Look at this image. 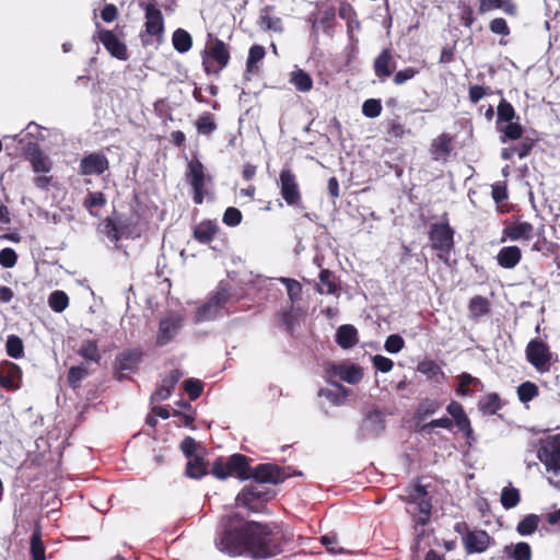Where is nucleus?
Returning a JSON list of instances; mask_svg holds the SVG:
<instances>
[{
    "instance_id": "f257e3e1",
    "label": "nucleus",
    "mask_w": 560,
    "mask_h": 560,
    "mask_svg": "<svg viewBox=\"0 0 560 560\" xmlns=\"http://www.w3.org/2000/svg\"><path fill=\"white\" fill-rule=\"evenodd\" d=\"M214 545L220 552L231 557L247 555L267 559L280 552L278 537L268 525L244 521L238 514L221 520Z\"/></svg>"
},
{
    "instance_id": "f03ea898",
    "label": "nucleus",
    "mask_w": 560,
    "mask_h": 560,
    "mask_svg": "<svg viewBox=\"0 0 560 560\" xmlns=\"http://www.w3.org/2000/svg\"><path fill=\"white\" fill-rule=\"evenodd\" d=\"M229 60V50L221 39L214 38L207 43L202 63L208 73H218L228 66Z\"/></svg>"
},
{
    "instance_id": "7ed1b4c3",
    "label": "nucleus",
    "mask_w": 560,
    "mask_h": 560,
    "mask_svg": "<svg viewBox=\"0 0 560 560\" xmlns=\"http://www.w3.org/2000/svg\"><path fill=\"white\" fill-rule=\"evenodd\" d=\"M537 454L548 472L555 476L560 474V434L548 436L541 441Z\"/></svg>"
},
{
    "instance_id": "20e7f679",
    "label": "nucleus",
    "mask_w": 560,
    "mask_h": 560,
    "mask_svg": "<svg viewBox=\"0 0 560 560\" xmlns=\"http://www.w3.org/2000/svg\"><path fill=\"white\" fill-rule=\"evenodd\" d=\"M230 296L231 295L228 288L223 284H220V287L218 288L215 293L209 299V301L198 308L195 315V320L197 323H201L214 319L219 311L229 301Z\"/></svg>"
},
{
    "instance_id": "39448f33",
    "label": "nucleus",
    "mask_w": 560,
    "mask_h": 560,
    "mask_svg": "<svg viewBox=\"0 0 560 560\" xmlns=\"http://www.w3.org/2000/svg\"><path fill=\"white\" fill-rule=\"evenodd\" d=\"M526 358L538 372H547L551 366L552 354L542 341H529L526 347Z\"/></svg>"
},
{
    "instance_id": "423d86ee",
    "label": "nucleus",
    "mask_w": 560,
    "mask_h": 560,
    "mask_svg": "<svg viewBox=\"0 0 560 560\" xmlns=\"http://www.w3.org/2000/svg\"><path fill=\"white\" fill-rule=\"evenodd\" d=\"M362 376V370L354 364H331L326 369V378L330 384H336L339 381L357 384Z\"/></svg>"
},
{
    "instance_id": "0eeeda50",
    "label": "nucleus",
    "mask_w": 560,
    "mask_h": 560,
    "mask_svg": "<svg viewBox=\"0 0 560 560\" xmlns=\"http://www.w3.org/2000/svg\"><path fill=\"white\" fill-rule=\"evenodd\" d=\"M453 230L448 226V224H435L432 226L430 232V240L435 249L440 250L439 257L441 259H445V255H447L453 246Z\"/></svg>"
},
{
    "instance_id": "6e6552de",
    "label": "nucleus",
    "mask_w": 560,
    "mask_h": 560,
    "mask_svg": "<svg viewBox=\"0 0 560 560\" xmlns=\"http://www.w3.org/2000/svg\"><path fill=\"white\" fill-rule=\"evenodd\" d=\"M427 493L422 486H415L409 490L407 495V502L409 504H417L418 513L416 514L417 523L420 525H424L430 517L431 514V503L425 498Z\"/></svg>"
},
{
    "instance_id": "1a4fd4ad",
    "label": "nucleus",
    "mask_w": 560,
    "mask_h": 560,
    "mask_svg": "<svg viewBox=\"0 0 560 560\" xmlns=\"http://www.w3.org/2000/svg\"><path fill=\"white\" fill-rule=\"evenodd\" d=\"M281 196L290 206L301 200V192L295 175L291 170L283 167L279 176Z\"/></svg>"
},
{
    "instance_id": "9d476101",
    "label": "nucleus",
    "mask_w": 560,
    "mask_h": 560,
    "mask_svg": "<svg viewBox=\"0 0 560 560\" xmlns=\"http://www.w3.org/2000/svg\"><path fill=\"white\" fill-rule=\"evenodd\" d=\"M182 327V317L178 314L171 313L160 320L156 342L159 346L168 343L179 331Z\"/></svg>"
},
{
    "instance_id": "9b49d317",
    "label": "nucleus",
    "mask_w": 560,
    "mask_h": 560,
    "mask_svg": "<svg viewBox=\"0 0 560 560\" xmlns=\"http://www.w3.org/2000/svg\"><path fill=\"white\" fill-rule=\"evenodd\" d=\"M22 381V371L15 363L4 361L0 364V385L8 389H19Z\"/></svg>"
},
{
    "instance_id": "f8f14e48",
    "label": "nucleus",
    "mask_w": 560,
    "mask_h": 560,
    "mask_svg": "<svg viewBox=\"0 0 560 560\" xmlns=\"http://www.w3.org/2000/svg\"><path fill=\"white\" fill-rule=\"evenodd\" d=\"M108 160L104 154L90 153L84 156L80 163V173L82 175H101L108 168Z\"/></svg>"
},
{
    "instance_id": "ddd939ff",
    "label": "nucleus",
    "mask_w": 560,
    "mask_h": 560,
    "mask_svg": "<svg viewBox=\"0 0 560 560\" xmlns=\"http://www.w3.org/2000/svg\"><path fill=\"white\" fill-rule=\"evenodd\" d=\"M250 477L260 483H278L285 478V474L277 465L261 464L253 470Z\"/></svg>"
},
{
    "instance_id": "4468645a",
    "label": "nucleus",
    "mask_w": 560,
    "mask_h": 560,
    "mask_svg": "<svg viewBox=\"0 0 560 560\" xmlns=\"http://www.w3.org/2000/svg\"><path fill=\"white\" fill-rule=\"evenodd\" d=\"M490 539L486 530H471L464 536L463 541L468 553H481L487 550Z\"/></svg>"
},
{
    "instance_id": "2eb2a0df",
    "label": "nucleus",
    "mask_w": 560,
    "mask_h": 560,
    "mask_svg": "<svg viewBox=\"0 0 560 560\" xmlns=\"http://www.w3.org/2000/svg\"><path fill=\"white\" fill-rule=\"evenodd\" d=\"M98 39L113 57L119 60L127 59L128 56L126 46L117 38V36L112 31H100Z\"/></svg>"
},
{
    "instance_id": "dca6fc26",
    "label": "nucleus",
    "mask_w": 560,
    "mask_h": 560,
    "mask_svg": "<svg viewBox=\"0 0 560 560\" xmlns=\"http://www.w3.org/2000/svg\"><path fill=\"white\" fill-rule=\"evenodd\" d=\"M375 75L384 81L387 79L393 70L395 69V61L389 49H383L381 54L375 58L373 63Z\"/></svg>"
},
{
    "instance_id": "f3484780",
    "label": "nucleus",
    "mask_w": 560,
    "mask_h": 560,
    "mask_svg": "<svg viewBox=\"0 0 560 560\" xmlns=\"http://www.w3.org/2000/svg\"><path fill=\"white\" fill-rule=\"evenodd\" d=\"M534 226L528 222H514L503 230L504 236L510 241L528 242L533 237Z\"/></svg>"
},
{
    "instance_id": "a211bd4d",
    "label": "nucleus",
    "mask_w": 560,
    "mask_h": 560,
    "mask_svg": "<svg viewBox=\"0 0 560 560\" xmlns=\"http://www.w3.org/2000/svg\"><path fill=\"white\" fill-rule=\"evenodd\" d=\"M186 177L194 190L203 189L206 175L203 165L199 160L192 159L189 161Z\"/></svg>"
},
{
    "instance_id": "6ab92c4d",
    "label": "nucleus",
    "mask_w": 560,
    "mask_h": 560,
    "mask_svg": "<svg viewBox=\"0 0 560 560\" xmlns=\"http://www.w3.org/2000/svg\"><path fill=\"white\" fill-rule=\"evenodd\" d=\"M384 428V417L378 411L370 412L361 424V431L365 436H377Z\"/></svg>"
},
{
    "instance_id": "aec40b11",
    "label": "nucleus",
    "mask_w": 560,
    "mask_h": 560,
    "mask_svg": "<svg viewBox=\"0 0 560 560\" xmlns=\"http://www.w3.org/2000/svg\"><path fill=\"white\" fill-rule=\"evenodd\" d=\"M145 30L150 35H160L163 33V15L154 5H148L145 8Z\"/></svg>"
},
{
    "instance_id": "412c9836",
    "label": "nucleus",
    "mask_w": 560,
    "mask_h": 560,
    "mask_svg": "<svg viewBox=\"0 0 560 560\" xmlns=\"http://www.w3.org/2000/svg\"><path fill=\"white\" fill-rule=\"evenodd\" d=\"M492 10H501L511 16L517 14V7L512 0H479L480 13H486Z\"/></svg>"
},
{
    "instance_id": "4be33fe9",
    "label": "nucleus",
    "mask_w": 560,
    "mask_h": 560,
    "mask_svg": "<svg viewBox=\"0 0 560 560\" xmlns=\"http://www.w3.org/2000/svg\"><path fill=\"white\" fill-rule=\"evenodd\" d=\"M262 492L258 486L245 487L236 497L238 505L245 506L250 511H258V505L255 503L256 500L260 499Z\"/></svg>"
},
{
    "instance_id": "5701e85b",
    "label": "nucleus",
    "mask_w": 560,
    "mask_h": 560,
    "mask_svg": "<svg viewBox=\"0 0 560 560\" xmlns=\"http://www.w3.org/2000/svg\"><path fill=\"white\" fill-rule=\"evenodd\" d=\"M271 7H265L259 13V26L264 31H271L275 33L283 32V23L279 16L271 15Z\"/></svg>"
},
{
    "instance_id": "b1692460",
    "label": "nucleus",
    "mask_w": 560,
    "mask_h": 560,
    "mask_svg": "<svg viewBox=\"0 0 560 560\" xmlns=\"http://www.w3.org/2000/svg\"><path fill=\"white\" fill-rule=\"evenodd\" d=\"M521 257L522 253L517 246H506L499 250L497 260L501 267L512 269L520 262Z\"/></svg>"
},
{
    "instance_id": "393cba45",
    "label": "nucleus",
    "mask_w": 560,
    "mask_h": 560,
    "mask_svg": "<svg viewBox=\"0 0 560 560\" xmlns=\"http://www.w3.org/2000/svg\"><path fill=\"white\" fill-rule=\"evenodd\" d=\"M228 468L231 470V475L235 474L242 480L250 478L252 474H249L247 458L244 455H232L228 459Z\"/></svg>"
},
{
    "instance_id": "a878e982",
    "label": "nucleus",
    "mask_w": 560,
    "mask_h": 560,
    "mask_svg": "<svg viewBox=\"0 0 560 560\" xmlns=\"http://www.w3.org/2000/svg\"><path fill=\"white\" fill-rule=\"evenodd\" d=\"M217 232L218 225L215 222L202 221L195 228L194 236L198 242L208 244L213 240Z\"/></svg>"
},
{
    "instance_id": "bb28decb",
    "label": "nucleus",
    "mask_w": 560,
    "mask_h": 560,
    "mask_svg": "<svg viewBox=\"0 0 560 560\" xmlns=\"http://www.w3.org/2000/svg\"><path fill=\"white\" fill-rule=\"evenodd\" d=\"M336 386V390H331L328 388H322L318 393L320 397L326 398L329 402L335 406H340L346 401V398L349 395V390L340 385L339 383L332 384Z\"/></svg>"
},
{
    "instance_id": "cd10ccee",
    "label": "nucleus",
    "mask_w": 560,
    "mask_h": 560,
    "mask_svg": "<svg viewBox=\"0 0 560 560\" xmlns=\"http://www.w3.org/2000/svg\"><path fill=\"white\" fill-rule=\"evenodd\" d=\"M336 341L345 349L351 348L358 341L357 329L351 325L340 326L336 335Z\"/></svg>"
},
{
    "instance_id": "c85d7f7f",
    "label": "nucleus",
    "mask_w": 560,
    "mask_h": 560,
    "mask_svg": "<svg viewBox=\"0 0 560 560\" xmlns=\"http://www.w3.org/2000/svg\"><path fill=\"white\" fill-rule=\"evenodd\" d=\"M30 162L35 173L47 174L51 170L50 160L39 150L35 149L30 153Z\"/></svg>"
},
{
    "instance_id": "c756f323",
    "label": "nucleus",
    "mask_w": 560,
    "mask_h": 560,
    "mask_svg": "<svg viewBox=\"0 0 560 560\" xmlns=\"http://www.w3.org/2000/svg\"><path fill=\"white\" fill-rule=\"evenodd\" d=\"M504 552L513 558V560H530L532 549L525 541H520L515 545H510L504 548Z\"/></svg>"
},
{
    "instance_id": "7c9ffc66",
    "label": "nucleus",
    "mask_w": 560,
    "mask_h": 560,
    "mask_svg": "<svg viewBox=\"0 0 560 560\" xmlns=\"http://www.w3.org/2000/svg\"><path fill=\"white\" fill-rule=\"evenodd\" d=\"M172 42L175 50L180 54L187 52L192 45L190 34L182 28H178L173 33Z\"/></svg>"
},
{
    "instance_id": "2f4dec72",
    "label": "nucleus",
    "mask_w": 560,
    "mask_h": 560,
    "mask_svg": "<svg viewBox=\"0 0 560 560\" xmlns=\"http://www.w3.org/2000/svg\"><path fill=\"white\" fill-rule=\"evenodd\" d=\"M290 82L300 92H308L313 88V80L311 75L302 69L295 70L291 73Z\"/></svg>"
},
{
    "instance_id": "473e14b6",
    "label": "nucleus",
    "mask_w": 560,
    "mask_h": 560,
    "mask_svg": "<svg viewBox=\"0 0 560 560\" xmlns=\"http://www.w3.org/2000/svg\"><path fill=\"white\" fill-rule=\"evenodd\" d=\"M540 523V517L536 514H528L521 520L516 526V530L521 536H529L534 534Z\"/></svg>"
},
{
    "instance_id": "72a5a7b5",
    "label": "nucleus",
    "mask_w": 560,
    "mask_h": 560,
    "mask_svg": "<svg viewBox=\"0 0 560 560\" xmlns=\"http://www.w3.org/2000/svg\"><path fill=\"white\" fill-rule=\"evenodd\" d=\"M48 305L54 312L61 313L68 307L69 298L66 292L56 290L49 295Z\"/></svg>"
},
{
    "instance_id": "f704fd0d",
    "label": "nucleus",
    "mask_w": 560,
    "mask_h": 560,
    "mask_svg": "<svg viewBox=\"0 0 560 560\" xmlns=\"http://www.w3.org/2000/svg\"><path fill=\"white\" fill-rule=\"evenodd\" d=\"M31 556L33 560H46L39 528H36L31 537Z\"/></svg>"
},
{
    "instance_id": "c9c22d12",
    "label": "nucleus",
    "mask_w": 560,
    "mask_h": 560,
    "mask_svg": "<svg viewBox=\"0 0 560 560\" xmlns=\"http://www.w3.org/2000/svg\"><path fill=\"white\" fill-rule=\"evenodd\" d=\"M439 409H440V404L436 400L425 399L419 405V407L416 411L415 418L418 421H423L429 416L434 415Z\"/></svg>"
},
{
    "instance_id": "e433bc0d",
    "label": "nucleus",
    "mask_w": 560,
    "mask_h": 560,
    "mask_svg": "<svg viewBox=\"0 0 560 560\" xmlns=\"http://www.w3.org/2000/svg\"><path fill=\"white\" fill-rule=\"evenodd\" d=\"M8 355L19 359L24 354V346L22 339L15 335H10L5 342Z\"/></svg>"
},
{
    "instance_id": "4c0bfd02",
    "label": "nucleus",
    "mask_w": 560,
    "mask_h": 560,
    "mask_svg": "<svg viewBox=\"0 0 560 560\" xmlns=\"http://www.w3.org/2000/svg\"><path fill=\"white\" fill-rule=\"evenodd\" d=\"M266 55L265 48L260 45H254L250 47L247 57V71L255 72L257 70V62L264 59Z\"/></svg>"
},
{
    "instance_id": "58836bf2",
    "label": "nucleus",
    "mask_w": 560,
    "mask_h": 560,
    "mask_svg": "<svg viewBox=\"0 0 560 560\" xmlns=\"http://www.w3.org/2000/svg\"><path fill=\"white\" fill-rule=\"evenodd\" d=\"M206 472H207V469H206L205 463L200 457L195 456L187 463L186 475L188 477L198 479V478H201L202 476H205Z\"/></svg>"
},
{
    "instance_id": "ea45409f",
    "label": "nucleus",
    "mask_w": 560,
    "mask_h": 560,
    "mask_svg": "<svg viewBox=\"0 0 560 560\" xmlns=\"http://www.w3.org/2000/svg\"><path fill=\"white\" fill-rule=\"evenodd\" d=\"M520 502V491L513 487H505L501 492V503L505 509L515 508Z\"/></svg>"
},
{
    "instance_id": "a19ab883",
    "label": "nucleus",
    "mask_w": 560,
    "mask_h": 560,
    "mask_svg": "<svg viewBox=\"0 0 560 560\" xmlns=\"http://www.w3.org/2000/svg\"><path fill=\"white\" fill-rule=\"evenodd\" d=\"M538 395V387L532 382H524L517 387V396L522 402H528Z\"/></svg>"
},
{
    "instance_id": "79ce46f5",
    "label": "nucleus",
    "mask_w": 560,
    "mask_h": 560,
    "mask_svg": "<svg viewBox=\"0 0 560 560\" xmlns=\"http://www.w3.org/2000/svg\"><path fill=\"white\" fill-rule=\"evenodd\" d=\"M418 371L422 374H425L429 378L439 381L444 376L440 366L433 361H423L418 364Z\"/></svg>"
},
{
    "instance_id": "37998d69",
    "label": "nucleus",
    "mask_w": 560,
    "mask_h": 560,
    "mask_svg": "<svg viewBox=\"0 0 560 560\" xmlns=\"http://www.w3.org/2000/svg\"><path fill=\"white\" fill-rule=\"evenodd\" d=\"M330 271L324 269L319 273L320 287L318 288V292L322 294H337L338 288L335 282L330 280Z\"/></svg>"
},
{
    "instance_id": "c03bdc74",
    "label": "nucleus",
    "mask_w": 560,
    "mask_h": 560,
    "mask_svg": "<svg viewBox=\"0 0 560 560\" xmlns=\"http://www.w3.org/2000/svg\"><path fill=\"white\" fill-rule=\"evenodd\" d=\"M515 118V110L513 106L505 100H501L498 105V125L502 122L513 121Z\"/></svg>"
},
{
    "instance_id": "a18cd8bd",
    "label": "nucleus",
    "mask_w": 560,
    "mask_h": 560,
    "mask_svg": "<svg viewBox=\"0 0 560 560\" xmlns=\"http://www.w3.org/2000/svg\"><path fill=\"white\" fill-rule=\"evenodd\" d=\"M279 281L283 283L287 288L288 295L291 300V302H295L300 300L301 292H302V285L299 281L290 278H279Z\"/></svg>"
},
{
    "instance_id": "49530a36",
    "label": "nucleus",
    "mask_w": 560,
    "mask_h": 560,
    "mask_svg": "<svg viewBox=\"0 0 560 560\" xmlns=\"http://www.w3.org/2000/svg\"><path fill=\"white\" fill-rule=\"evenodd\" d=\"M469 312L474 317H480L488 313V302L482 296H474L469 303Z\"/></svg>"
},
{
    "instance_id": "de8ad7c7",
    "label": "nucleus",
    "mask_w": 560,
    "mask_h": 560,
    "mask_svg": "<svg viewBox=\"0 0 560 560\" xmlns=\"http://www.w3.org/2000/svg\"><path fill=\"white\" fill-rule=\"evenodd\" d=\"M382 104L380 100L370 98L362 105V113L369 118H375L381 115Z\"/></svg>"
},
{
    "instance_id": "09e8293b",
    "label": "nucleus",
    "mask_w": 560,
    "mask_h": 560,
    "mask_svg": "<svg viewBox=\"0 0 560 560\" xmlns=\"http://www.w3.org/2000/svg\"><path fill=\"white\" fill-rule=\"evenodd\" d=\"M86 375L88 370L83 365L72 366L68 374V383L72 388H77Z\"/></svg>"
},
{
    "instance_id": "8fccbe9b",
    "label": "nucleus",
    "mask_w": 560,
    "mask_h": 560,
    "mask_svg": "<svg viewBox=\"0 0 560 560\" xmlns=\"http://www.w3.org/2000/svg\"><path fill=\"white\" fill-rule=\"evenodd\" d=\"M79 354L83 357L85 360H90L93 362H98L100 360L98 349L95 341L85 342L79 350Z\"/></svg>"
},
{
    "instance_id": "3c124183",
    "label": "nucleus",
    "mask_w": 560,
    "mask_h": 560,
    "mask_svg": "<svg viewBox=\"0 0 560 560\" xmlns=\"http://www.w3.org/2000/svg\"><path fill=\"white\" fill-rule=\"evenodd\" d=\"M320 542L327 548V551L332 555H341L346 552V549L338 545L336 535H324L320 537Z\"/></svg>"
},
{
    "instance_id": "603ef678",
    "label": "nucleus",
    "mask_w": 560,
    "mask_h": 560,
    "mask_svg": "<svg viewBox=\"0 0 560 560\" xmlns=\"http://www.w3.org/2000/svg\"><path fill=\"white\" fill-rule=\"evenodd\" d=\"M18 255L14 249L7 247L0 250V265L4 268H13L16 265Z\"/></svg>"
},
{
    "instance_id": "864d4df0",
    "label": "nucleus",
    "mask_w": 560,
    "mask_h": 560,
    "mask_svg": "<svg viewBox=\"0 0 560 560\" xmlns=\"http://www.w3.org/2000/svg\"><path fill=\"white\" fill-rule=\"evenodd\" d=\"M405 346L404 339L399 335H390L387 337L384 348L389 353H398Z\"/></svg>"
},
{
    "instance_id": "5fc2aeb1",
    "label": "nucleus",
    "mask_w": 560,
    "mask_h": 560,
    "mask_svg": "<svg viewBox=\"0 0 560 560\" xmlns=\"http://www.w3.org/2000/svg\"><path fill=\"white\" fill-rule=\"evenodd\" d=\"M105 203L106 198L102 192L90 194L84 200V206L91 213H93L94 208L103 207Z\"/></svg>"
},
{
    "instance_id": "6e6d98bb",
    "label": "nucleus",
    "mask_w": 560,
    "mask_h": 560,
    "mask_svg": "<svg viewBox=\"0 0 560 560\" xmlns=\"http://www.w3.org/2000/svg\"><path fill=\"white\" fill-rule=\"evenodd\" d=\"M242 221V213L237 208L230 207L223 214V222L229 226H236Z\"/></svg>"
},
{
    "instance_id": "4d7b16f0",
    "label": "nucleus",
    "mask_w": 560,
    "mask_h": 560,
    "mask_svg": "<svg viewBox=\"0 0 560 560\" xmlns=\"http://www.w3.org/2000/svg\"><path fill=\"white\" fill-rule=\"evenodd\" d=\"M197 129L199 133L210 135L215 129V124L210 115H203L197 120Z\"/></svg>"
},
{
    "instance_id": "13d9d810",
    "label": "nucleus",
    "mask_w": 560,
    "mask_h": 560,
    "mask_svg": "<svg viewBox=\"0 0 560 560\" xmlns=\"http://www.w3.org/2000/svg\"><path fill=\"white\" fill-rule=\"evenodd\" d=\"M184 387L191 400L197 399L200 396L201 390H202V385H201L200 381L192 380V378L186 380L184 383Z\"/></svg>"
},
{
    "instance_id": "bf43d9fd",
    "label": "nucleus",
    "mask_w": 560,
    "mask_h": 560,
    "mask_svg": "<svg viewBox=\"0 0 560 560\" xmlns=\"http://www.w3.org/2000/svg\"><path fill=\"white\" fill-rule=\"evenodd\" d=\"M504 133V137L511 140H517L522 137L523 129L518 122L510 121L508 125L501 129Z\"/></svg>"
},
{
    "instance_id": "052dcab7",
    "label": "nucleus",
    "mask_w": 560,
    "mask_h": 560,
    "mask_svg": "<svg viewBox=\"0 0 560 560\" xmlns=\"http://www.w3.org/2000/svg\"><path fill=\"white\" fill-rule=\"evenodd\" d=\"M212 474L218 479H225L231 476V470L228 468V462H223L221 458L215 460L212 467Z\"/></svg>"
},
{
    "instance_id": "680f3d73",
    "label": "nucleus",
    "mask_w": 560,
    "mask_h": 560,
    "mask_svg": "<svg viewBox=\"0 0 560 560\" xmlns=\"http://www.w3.org/2000/svg\"><path fill=\"white\" fill-rule=\"evenodd\" d=\"M490 31L494 34L506 36L510 34L509 26L506 24V21L502 18H497L491 21L490 23Z\"/></svg>"
},
{
    "instance_id": "e2e57ef3",
    "label": "nucleus",
    "mask_w": 560,
    "mask_h": 560,
    "mask_svg": "<svg viewBox=\"0 0 560 560\" xmlns=\"http://www.w3.org/2000/svg\"><path fill=\"white\" fill-rule=\"evenodd\" d=\"M373 363H374L375 369L383 373L389 372L394 365V363L390 359L380 355V354H377L373 358Z\"/></svg>"
},
{
    "instance_id": "0e129e2a",
    "label": "nucleus",
    "mask_w": 560,
    "mask_h": 560,
    "mask_svg": "<svg viewBox=\"0 0 560 560\" xmlns=\"http://www.w3.org/2000/svg\"><path fill=\"white\" fill-rule=\"evenodd\" d=\"M417 70L413 68H406L404 70H399L394 75V83L399 85L405 83L406 81L412 79L417 74Z\"/></svg>"
},
{
    "instance_id": "69168bd1",
    "label": "nucleus",
    "mask_w": 560,
    "mask_h": 560,
    "mask_svg": "<svg viewBox=\"0 0 560 560\" xmlns=\"http://www.w3.org/2000/svg\"><path fill=\"white\" fill-rule=\"evenodd\" d=\"M452 427V421L448 418H440L436 420H432L431 422L423 424L420 430L424 432H429L433 428H444L450 429Z\"/></svg>"
},
{
    "instance_id": "338daca9",
    "label": "nucleus",
    "mask_w": 560,
    "mask_h": 560,
    "mask_svg": "<svg viewBox=\"0 0 560 560\" xmlns=\"http://www.w3.org/2000/svg\"><path fill=\"white\" fill-rule=\"evenodd\" d=\"M490 93L489 88L482 85H472L469 89V98L472 103L479 102L485 95Z\"/></svg>"
},
{
    "instance_id": "774afa93",
    "label": "nucleus",
    "mask_w": 560,
    "mask_h": 560,
    "mask_svg": "<svg viewBox=\"0 0 560 560\" xmlns=\"http://www.w3.org/2000/svg\"><path fill=\"white\" fill-rule=\"evenodd\" d=\"M476 380L468 373H463L459 376V385L457 387V394L465 396L468 395V386Z\"/></svg>"
}]
</instances>
